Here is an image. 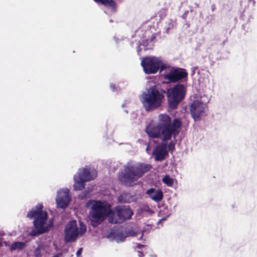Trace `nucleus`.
<instances>
[{"mask_svg":"<svg viewBox=\"0 0 257 257\" xmlns=\"http://www.w3.org/2000/svg\"><path fill=\"white\" fill-rule=\"evenodd\" d=\"M182 123L178 118L172 121L170 116L166 114H160L156 124L150 123L146 128V132L150 138L159 139L163 142L157 146L153 152L156 161L164 160L168 155L167 145L166 141L175 138L179 134Z\"/></svg>","mask_w":257,"mask_h":257,"instance_id":"f257e3e1","label":"nucleus"},{"mask_svg":"<svg viewBox=\"0 0 257 257\" xmlns=\"http://www.w3.org/2000/svg\"><path fill=\"white\" fill-rule=\"evenodd\" d=\"M91 203L89 218L93 226L100 224L107 217L109 222L115 224L130 219L133 214V211L127 206L116 207L115 213L111 210L110 204L106 201L93 200Z\"/></svg>","mask_w":257,"mask_h":257,"instance_id":"f03ea898","label":"nucleus"},{"mask_svg":"<svg viewBox=\"0 0 257 257\" xmlns=\"http://www.w3.org/2000/svg\"><path fill=\"white\" fill-rule=\"evenodd\" d=\"M43 205L38 204L35 209H32L27 214V217L34 218V225L36 230H32L30 234L31 236H37L48 231L53 225L51 220H48V214L42 210Z\"/></svg>","mask_w":257,"mask_h":257,"instance_id":"7ed1b4c3","label":"nucleus"},{"mask_svg":"<svg viewBox=\"0 0 257 257\" xmlns=\"http://www.w3.org/2000/svg\"><path fill=\"white\" fill-rule=\"evenodd\" d=\"M151 166L149 164L127 163L124 166V170L119 177L121 182L127 186H133L136 184L139 178L149 171Z\"/></svg>","mask_w":257,"mask_h":257,"instance_id":"20e7f679","label":"nucleus"},{"mask_svg":"<svg viewBox=\"0 0 257 257\" xmlns=\"http://www.w3.org/2000/svg\"><path fill=\"white\" fill-rule=\"evenodd\" d=\"M164 98L163 94L154 87L146 89L140 96V99L147 111L158 108L161 105Z\"/></svg>","mask_w":257,"mask_h":257,"instance_id":"39448f33","label":"nucleus"},{"mask_svg":"<svg viewBox=\"0 0 257 257\" xmlns=\"http://www.w3.org/2000/svg\"><path fill=\"white\" fill-rule=\"evenodd\" d=\"M209 99L208 97L203 95L196 97L190 105L191 114L195 121L200 120L204 117L208 110L207 104Z\"/></svg>","mask_w":257,"mask_h":257,"instance_id":"423d86ee","label":"nucleus"},{"mask_svg":"<svg viewBox=\"0 0 257 257\" xmlns=\"http://www.w3.org/2000/svg\"><path fill=\"white\" fill-rule=\"evenodd\" d=\"M86 231V227L80 222L78 226L77 222L73 220L69 222L65 226L64 237L66 242H73L81 236Z\"/></svg>","mask_w":257,"mask_h":257,"instance_id":"0eeeda50","label":"nucleus"},{"mask_svg":"<svg viewBox=\"0 0 257 257\" xmlns=\"http://www.w3.org/2000/svg\"><path fill=\"white\" fill-rule=\"evenodd\" d=\"M141 65L147 74H154L159 70L162 72L167 66V63L161 58L154 56L143 58Z\"/></svg>","mask_w":257,"mask_h":257,"instance_id":"6e6552de","label":"nucleus"},{"mask_svg":"<svg viewBox=\"0 0 257 257\" xmlns=\"http://www.w3.org/2000/svg\"><path fill=\"white\" fill-rule=\"evenodd\" d=\"M96 176L97 172L94 169H79L77 173L74 176V189L76 190L83 189L84 187V182L93 180Z\"/></svg>","mask_w":257,"mask_h":257,"instance_id":"1a4fd4ad","label":"nucleus"},{"mask_svg":"<svg viewBox=\"0 0 257 257\" xmlns=\"http://www.w3.org/2000/svg\"><path fill=\"white\" fill-rule=\"evenodd\" d=\"M186 88L183 84H177L167 90L169 106L172 109L175 108L184 98Z\"/></svg>","mask_w":257,"mask_h":257,"instance_id":"9d476101","label":"nucleus"},{"mask_svg":"<svg viewBox=\"0 0 257 257\" xmlns=\"http://www.w3.org/2000/svg\"><path fill=\"white\" fill-rule=\"evenodd\" d=\"M163 76L166 81L165 83H169L178 81L187 76V73L184 70L171 67L167 63V66L164 68Z\"/></svg>","mask_w":257,"mask_h":257,"instance_id":"9b49d317","label":"nucleus"},{"mask_svg":"<svg viewBox=\"0 0 257 257\" xmlns=\"http://www.w3.org/2000/svg\"><path fill=\"white\" fill-rule=\"evenodd\" d=\"M70 200L71 196L68 189H63L57 192L56 201L58 207L65 208L68 205Z\"/></svg>","mask_w":257,"mask_h":257,"instance_id":"f8f14e48","label":"nucleus"},{"mask_svg":"<svg viewBox=\"0 0 257 257\" xmlns=\"http://www.w3.org/2000/svg\"><path fill=\"white\" fill-rule=\"evenodd\" d=\"M146 194L156 202H160L163 197V192L160 189L151 188L147 191Z\"/></svg>","mask_w":257,"mask_h":257,"instance_id":"ddd939ff","label":"nucleus"},{"mask_svg":"<svg viewBox=\"0 0 257 257\" xmlns=\"http://www.w3.org/2000/svg\"><path fill=\"white\" fill-rule=\"evenodd\" d=\"M172 213L167 207H163L160 209L159 212V216L161 217L158 222V223H161L162 221L166 220L169 217Z\"/></svg>","mask_w":257,"mask_h":257,"instance_id":"4468645a","label":"nucleus"},{"mask_svg":"<svg viewBox=\"0 0 257 257\" xmlns=\"http://www.w3.org/2000/svg\"><path fill=\"white\" fill-rule=\"evenodd\" d=\"M118 201L120 203H130L135 201V197L130 194L124 193L121 194L118 198Z\"/></svg>","mask_w":257,"mask_h":257,"instance_id":"2eb2a0df","label":"nucleus"},{"mask_svg":"<svg viewBox=\"0 0 257 257\" xmlns=\"http://www.w3.org/2000/svg\"><path fill=\"white\" fill-rule=\"evenodd\" d=\"M96 3H100L106 7L111 9L114 12L116 11V4L113 0H94Z\"/></svg>","mask_w":257,"mask_h":257,"instance_id":"dca6fc26","label":"nucleus"},{"mask_svg":"<svg viewBox=\"0 0 257 257\" xmlns=\"http://www.w3.org/2000/svg\"><path fill=\"white\" fill-rule=\"evenodd\" d=\"M110 235L112 236L113 239L117 242L123 241L126 237L124 233L116 231H112Z\"/></svg>","mask_w":257,"mask_h":257,"instance_id":"f3484780","label":"nucleus"},{"mask_svg":"<svg viewBox=\"0 0 257 257\" xmlns=\"http://www.w3.org/2000/svg\"><path fill=\"white\" fill-rule=\"evenodd\" d=\"M25 246V243L23 242H16L14 243L10 247L11 250L22 249Z\"/></svg>","mask_w":257,"mask_h":257,"instance_id":"a211bd4d","label":"nucleus"},{"mask_svg":"<svg viewBox=\"0 0 257 257\" xmlns=\"http://www.w3.org/2000/svg\"><path fill=\"white\" fill-rule=\"evenodd\" d=\"M163 182L167 186H172L174 183V180L167 175L163 178Z\"/></svg>","mask_w":257,"mask_h":257,"instance_id":"6ab92c4d","label":"nucleus"},{"mask_svg":"<svg viewBox=\"0 0 257 257\" xmlns=\"http://www.w3.org/2000/svg\"><path fill=\"white\" fill-rule=\"evenodd\" d=\"M141 209L142 211L147 212L150 214H152L154 212L148 205H144Z\"/></svg>","mask_w":257,"mask_h":257,"instance_id":"aec40b11","label":"nucleus"},{"mask_svg":"<svg viewBox=\"0 0 257 257\" xmlns=\"http://www.w3.org/2000/svg\"><path fill=\"white\" fill-rule=\"evenodd\" d=\"M41 246H39L34 251V255L35 257H41Z\"/></svg>","mask_w":257,"mask_h":257,"instance_id":"412c9836","label":"nucleus"},{"mask_svg":"<svg viewBox=\"0 0 257 257\" xmlns=\"http://www.w3.org/2000/svg\"><path fill=\"white\" fill-rule=\"evenodd\" d=\"M167 148L169 151H173L175 149V143L173 142H171L167 146Z\"/></svg>","mask_w":257,"mask_h":257,"instance_id":"4be33fe9","label":"nucleus"},{"mask_svg":"<svg viewBox=\"0 0 257 257\" xmlns=\"http://www.w3.org/2000/svg\"><path fill=\"white\" fill-rule=\"evenodd\" d=\"M135 234L136 233L133 230H128L126 234H125V235H126V236H134L135 235Z\"/></svg>","mask_w":257,"mask_h":257,"instance_id":"5701e85b","label":"nucleus"},{"mask_svg":"<svg viewBox=\"0 0 257 257\" xmlns=\"http://www.w3.org/2000/svg\"><path fill=\"white\" fill-rule=\"evenodd\" d=\"M82 251V248H79L77 251L76 252V256L77 257H80Z\"/></svg>","mask_w":257,"mask_h":257,"instance_id":"b1692460","label":"nucleus"},{"mask_svg":"<svg viewBox=\"0 0 257 257\" xmlns=\"http://www.w3.org/2000/svg\"><path fill=\"white\" fill-rule=\"evenodd\" d=\"M110 88H111V89H112V91H114L115 90V85H114L110 84Z\"/></svg>","mask_w":257,"mask_h":257,"instance_id":"393cba45","label":"nucleus"},{"mask_svg":"<svg viewBox=\"0 0 257 257\" xmlns=\"http://www.w3.org/2000/svg\"><path fill=\"white\" fill-rule=\"evenodd\" d=\"M145 246L144 245H142V244H138L137 245V247L138 248H141L142 247H144Z\"/></svg>","mask_w":257,"mask_h":257,"instance_id":"a878e982","label":"nucleus"},{"mask_svg":"<svg viewBox=\"0 0 257 257\" xmlns=\"http://www.w3.org/2000/svg\"><path fill=\"white\" fill-rule=\"evenodd\" d=\"M138 255L139 257H142L143 256V253L141 251H138Z\"/></svg>","mask_w":257,"mask_h":257,"instance_id":"bb28decb","label":"nucleus"},{"mask_svg":"<svg viewBox=\"0 0 257 257\" xmlns=\"http://www.w3.org/2000/svg\"><path fill=\"white\" fill-rule=\"evenodd\" d=\"M137 51H138V54H139V53H140V48H139L138 49Z\"/></svg>","mask_w":257,"mask_h":257,"instance_id":"cd10ccee","label":"nucleus"},{"mask_svg":"<svg viewBox=\"0 0 257 257\" xmlns=\"http://www.w3.org/2000/svg\"><path fill=\"white\" fill-rule=\"evenodd\" d=\"M143 233H142V234H141V237H140V239H141V238H142L143 237Z\"/></svg>","mask_w":257,"mask_h":257,"instance_id":"c85d7f7f","label":"nucleus"},{"mask_svg":"<svg viewBox=\"0 0 257 257\" xmlns=\"http://www.w3.org/2000/svg\"><path fill=\"white\" fill-rule=\"evenodd\" d=\"M1 245V242H0V246Z\"/></svg>","mask_w":257,"mask_h":257,"instance_id":"c756f323","label":"nucleus"}]
</instances>
